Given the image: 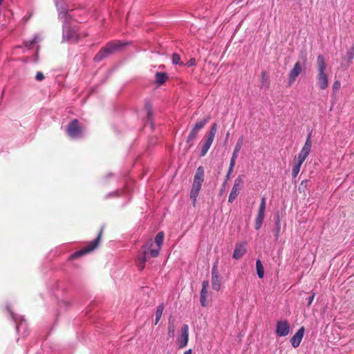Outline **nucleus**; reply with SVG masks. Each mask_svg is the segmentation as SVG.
<instances>
[{"label": "nucleus", "mask_w": 354, "mask_h": 354, "mask_svg": "<svg viewBox=\"0 0 354 354\" xmlns=\"http://www.w3.org/2000/svg\"><path fill=\"white\" fill-rule=\"evenodd\" d=\"M124 44L120 41L109 42L103 48H102L95 56L94 61L100 62L104 58L113 54L120 50Z\"/></svg>", "instance_id": "39448f33"}, {"label": "nucleus", "mask_w": 354, "mask_h": 354, "mask_svg": "<svg viewBox=\"0 0 354 354\" xmlns=\"http://www.w3.org/2000/svg\"><path fill=\"white\" fill-rule=\"evenodd\" d=\"M290 332V324L288 321H278L276 325V333L279 337H284Z\"/></svg>", "instance_id": "4468645a"}, {"label": "nucleus", "mask_w": 354, "mask_h": 354, "mask_svg": "<svg viewBox=\"0 0 354 354\" xmlns=\"http://www.w3.org/2000/svg\"><path fill=\"white\" fill-rule=\"evenodd\" d=\"M276 224H277V230H276L275 238H276V239H278L279 234V231H280L279 221H278Z\"/></svg>", "instance_id": "e433bc0d"}, {"label": "nucleus", "mask_w": 354, "mask_h": 354, "mask_svg": "<svg viewBox=\"0 0 354 354\" xmlns=\"http://www.w3.org/2000/svg\"><path fill=\"white\" fill-rule=\"evenodd\" d=\"M243 183V180L241 176H238L235 180L234 185L231 189L230 194L228 197V202L232 203L234 201L236 198L238 196L241 187H242Z\"/></svg>", "instance_id": "9b49d317"}, {"label": "nucleus", "mask_w": 354, "mask_h": 354, "mask_svg": "<svg viewBox=\"0 0 354 354\" xmlns=\"http://www.w3.org/2000/svg\"><path fill=\"white\" fill-rule=\"evenodd\" d=\"M216 131H217V125H216V124L214 123L212 125L210 130L207 134V138L205 141V143L202 147V149H201V151L200 153V156H201V157L205 156L206 155V153H207L208 150L209 149V148L214 141Z\"/></svg>", "instance_id": "1a4fd4ad"}, {"label": "nucleus", "mask_w": 354, "mask_h": 354, "mask_svg": "<svg viewBox=\"0 0 354 354\" xmlns=\"http://www.w3.org/2000/svg\"><path fill=\"white\" fill-rule=\"evenodd\" d=\"M118 196V191H115V192H110L109 194H108L105 196V198H109L111 196Z\"/></svg>", "instance_id": "4c0bfd02"}, {"label": "nucleus", "mask_w": 354, "mask_h": 354, "mask_svg": "<svg viewBox=\"0 0 354 354\" xmlns=\"http://www.w3.org/2000/svg\"><path fill=\"white\" fill-rule=\"evenodd\" d=\"M204 175L205 174L203 167L202 166L198 167L194 175L193 183L202 185V183L204 181Z\"/></svg>", "instance_id": "a211bd4d"}, {"label": "nucleus", "mask_w": 354, "mask_h": 354, "mask_svg": "<svg viewBox=\"0 0 354 354\" xmlns=\"http://www.w3.org/2000/svg\"><path fill=\"white\" fill-rule=\"evenodd\" d=\"M256 268L258 277L260 279H262L264 276V269L263 264L261 263V261L259 259L257 260L256 261Z\"/></svg>", "instance_id": "393cba45"}, {"label": "nucleus", "mask_w": 354, "mask_h": 354, "mask_svg": "<svg viewBox=\"0 0 354 354\" xmlns=\"http://www.w3.org/2000/svg\"><path fill=\"white\" fill-rule=\"evenodd\" d=\"M35 79L37 81H41L44 79V75L41 72H37L35 76Z\"/></svg>", "instance_id": "473e14b6"}, {"label": "nucleus", "mask_w": 354, "mask_h": 354, "mask_svg": "<svg viewBox=\"0 0 354 354\" xmlns=\"http://www.w3.org/2000/svg\"><path fill=\"white\" fill-rule=\"evenodd\" d=\"M303 70L304 67L299 62H297L288 74V86H291L295 82L297 77L301 74Z\"/></svg>", "instance_id": "f8f14e48"}, {"label": "nucleus", "mask_w": 354, "mask_h": 354, "mask_svg": "<svg viewBox=\"0 0 354 354\" xmlns=\"http://www.w3.org/2000/svg\"><path fill=\"white\" fill-rule=\"evenodd\" d=\"M201 185L193 183L191 192H190V198L193 200L194 205L196 201L197 196H198L199 192L201 189Z\"/></svg>", "instance_id": "6ab92c4d"}, {"label": "nucleus", "mask_w": 354, "mask_h": 354, "mask_svg": "<svg viewBox=\"0 0 354 354\" xmlns=\"http://www.w3.org/2000/svg\"><path fill=\"white\" fill-rule=\"evenodd\" d=\"M264 219L256 218L255 220V229L259 230L263 223Z\"/></svg>", "instance_id": "7c9ffc66"}, {"label": "nucleus", "mask_w": 354, "mask_h": 354, "mask_svg": "<svg viewBox=\"0 0 354 354\" xmlns=\"http://www.w3.org/2000/svg\"><path fill=\"white\" fill-rule=\"evenodd\" d=\"M317 67L318 74L317 76V83L321 90H325L328 86V79L325 71L326 64L323 55H319L317 59Z\"/></svg>", "instance_id": "20e7f679"}, {"label": "nucleus", "mask_w": 354, "mask_h": 354, "mask_svg": "<svg viewBox=\"0 0 354 354\" xmlns=\"http://www.w3.org/2000/svg\"><path fill=\"white\" fill-rule=\"evenodd\" d=\"M212 286L214 290H219L221 288V280L216 263H214L212 269Z\"/></svg>", "instance_id": "2eb2a0df"}, {"label": "nucleus", "mask_w": 354, "mask_h": 354, "mask_svg": "<svg viewBox=\"0 0 354 354\" xmlns=\"http://www.w3.org/2000/svg\"><path fill=\"white\" fill-rule=\"evenodd\" d=\"M206 298L207 297L204 296H200V302L202 306H206L207 302H206Z\"/></svg>", "instance_id": "c9c22d12"}, {"label": "nucleus", "mask_w": 354, "mask_h": 354, "mask_svg": "<svg viewBox=\"0 0 354 354\" xmlns=\"http://www.w3.org/2000/svg\"><path fill=\"white\" fill-rule=\"evenodd\" d=\"M171 62L175 65L183 66L184 64L180 61V57L178 53H174L171 56Z\"/></svg>", "instance_id": "a878e982"}, {"label": "nucleus", "mask_w": 354, "mask_h": 354, "mask_svg": "<svg viewBox=\"0 0 354 354\" xmlns=\"http://www.w3.org/2000/svg\"><path fill=\"white\" fill-rule=\"evenodd\" d=\"M346 56L349 61L352 60L354 58V44L350 48V49L347 51Z\"/></svg>", "instance_id": "c85d7f7f"}, {"label": "nucleus", "mask_w": 354, "mask_h": 354, "mask_svg": "<svg viewBox=\"0 0 354 354\" xmlns=\"http://www.w3.org/2000/svg\"><path fill=\"white\" fill-rule=\"evenodd\" d=\"M209 120V117L198 120L195 125L190 131L187 138V143L189 144V147L192 145V141L196 138L198 132L205 127Z\"/></svg>", "instance_id": "0eeeda50"}, {"label": "nucleus", "mask_w": 354, "mask_h": 354, "mask_svg": "<svg viewBox=\"0 0 354 354\" xmlns=\"http://www.w3.org/2000/svg\"><path fill=\"white\" fill-rule=\"evenodd\" d=\"M247 252V243H238L235 245L232 257L235 259H241Z\"/></svg>", "instance_id": "dca6fc26"}, {"label": "nucleus", "mask_w": 354, "mask_h": 354, "mask_svg": "<svg viewBox=\"0 0 354 354\" xmlns=\"http://www.w3.org/2000/svg\"><path fill=\"white\" fill-rule=\"evenodd\" d=\"M189 340V327L185 324L182 329L181 333L178 338V346L179 348H183L187 345Z\"/></svg>", "instance_id": "ddd939ff"}, {"label": "nucleus", "mask_w": 354, "mask_h": 354, "mask_svg": "<svg viewBox=\"0 0 354 354\" xmlns=\"http://www.w3.org/2000/svg\"><path fill=\"white\" fill-rule=\"evenodd\" d=\"M66 132L68 136L73 139L80 138L83 136V130L78 124L77 119H74L68 123Z\"/></svg>", "instance_id": "6e6552de"}, {"label": "nucleus", "mask_w": 354, "mask_h": 354, "mask_svg": "<svg viewBox=\"0 0 354 354\" xmlns=\"http://www.w3.org/2000/svg\"><path fill=\"white\" fill-rule=\"evenodd\" d=\"M3 0H0V5L2 3Z\"/></svg>", "instance_id": "79ce46f5"}, {"label": "nucleus", "mask_w": 354, "mask_h": 354, "mask_svg": "<svg viewBox=\"0 0 354 354\" xmlns=\"http://www.w3.org/2000/svg\"><path fill=\"white\" fill-rule=\"evenodd\" d=\"M175 326L173 324V322H171L170 320L169 322V326H168V335L170 337H174V335H175Z\"/></svg>", "instance_id": "cd10ccee"}, {"label": "nucleus", "mask_w": 354, "mask_h": 354, "mask_svg": "<svg viewBox=\"0 0 354 354\" xmlns=\"http://www.w3.org/2000/svg\"><path fill=\"white\" fill-rule=\"evenodd\" d=\"M55 5L59 13V17L64 19L63 22V41L77 42L78 41V35L75 28L69 26L68 20L72 17L68 13L67 6L64 1L59 2L58 0H55Z\"/></svg>", "instance_id": "f03ea898"}, {"label": "nucleus", "mask_w": 354, "mask_h": 354, "mask_svg": "<svg viewBox=\"0 0 354 354\" xmlns=\"http://www.w3.org/2000/svg\"><path fill=\"white\" fill-rule=\"evenodd\" d=\"M163 240L164 232H160L156 236L154 241L150 239L142 245V250L136 258V265L140 270H142L145 268L149 254L153 258L159 255Z\"/></svg>", "instance_id": "f257e3e1"}, {"label": "nucleus", "mask_w": 354, "mask_h": 354, "mask_svg": "<svg viewBox=\"0 0 354 354\" xmlns=\"http://www.w3.org/2000/svg\"><path fill=\"white\" fill-rule=\"evenodd\" d=\"M41 40V38L40 37V36L39 35L36 34L34 35V37L31 39H30L28 41H24V45L25 46V47L26 48L29 49V48H32V46L35 44L39 42Z\"/></svg>", "instance_id": "5701e85b"}, {"label": "nucleus", "mask_w": 354, "mask_h": 354, "mask_svg": "<svg viewBox=\"0 0 354 354\" xmlns=\"http://www.w3.org/2000/svg\"><path fill=\"white\" fill-rule=\"evenodd\" d=\"M261 77H262L263 83H264V82L267 81L266 73L265 71L261 72Z\"/></svg>", "instance_id": "58836bf2"}, {"label": "nucleus", "mask_w": 354, "mask_h": 354, "mask_svg": "<svg viewBox=\"0 0 354 354\" xmlns=\"http://www.w3.org/2000/svg\"><path fill=\"white\" fill-rule=\"evenodd\" d=\"M145 109L147 110V115H148V119L151 120V116L152 115V109H151V105L150 104H146L145 105Z\"/></svg>", "instance_id": "2f4dec72"}, {"label": "nucleus", "mask_w": 354, "mask_h": 354, "mask_svg": "<svg viewBox=\"0 0 354 354\" xmlns=\"http://www.w3.org/2000/svg\"><path fill=\"white\" fill-rule=\"evenodd\" d=\"M234 165H235V163H234V162L232 163V162H230V167H229V169H228V171H227V174L226 178H225V183L227 182V180H229V178L230 177V175H231V174L233 171Z\"/></svg>", "instance_id": "c756f323"}, {"label": "nucleus", "mask_w": 354, "mask_h": 354, "mask_svg": "<svg viewBox=\"0 0 354 354\" xmlns=\"http://www.w3.org/2000/svg\"><path fill=\"white\" fill-rule=\"evenodd\" d=\"M266 211V198L262 197L261 200L260 206L259 208L257 218L264 219Z\"/></svg>", "instance_id": "4be33fe9"}, {"label": "nucleus", "mask_w": 354, "mask_h": 354, "mask_svg": "<svg viewBox=\"0 0 354 354\" xmlns=\"http://www.w3.org/2000/svg\"><path fill=\"white\" fill-rule=\"evenodd\" d=\"M315 293L313 292V295L311 296H310L308 299H307V306H310L312 304V302L313 301V299H314V297H315Z\"/></svg>", "instance_id": "72a5a7b5"}, {"label": "nucleus", "mask_w": 354, "mask_h": 354, "mask_svg": "<svg viewBox=\"0 0 354 354\" xmlns=\"http://www.w3.org/2000/svg\"><path fill=\"white\" fill-rule=\"evenodd\" d=\"M102 232V229H101L99 234L94 240L91 241L89 243V244L88 245H86V247H84V248H82L80 250L75 252L73 254H71V259H77L78 257L85 255V254L92 252L93 250H94L99 245V243H100V241L101 239Z\"/></svg>", "instance_id": "423d86ee"}, {"label": "nucleus", "mask_w": 354, "mask_h": 354, "mask_svg": "<svg viewBox=\"0 0 354 354\" xmlns=\"http://www.w3.org/2000/svg\"><path fill=\"white\" fill-rule=\"evenodd\" d=\"M168 79V75L166 73L157 72L155 75V82L158 85L164 84Z\"/></svg>", "instance_id": "412c9836"}, {"label": "nucleus", "mask_w": 354, "mask_h": 354, "mask_svg": "<svg viewBox=\"0 0 354 354\" xmlns=\"http://www.w3.org/2000/svg\"><path fill=\"white\" fill-rule=\"evenodd\" d=\"M312 147V141H311V133H309L306 138V140L303 146L301 151L298 154L297 156L295 157V160L297 161L296 163L292 167V177L295 178L298 174L300 171L301 167L306 159L308 156L309 155Z\"/></svg>", "instance_id": "7ed1b4c3"}, {"label": "nucleus", "mask_w": 354, "mask_h": 354, "mask_svg": "<svg viewBox=\"0 0 354 354\" xmlns=\"http://www.w3.org/2000/svg\"><path fill=\"white\" fill-rule=\"evenodd\" d=\"M196 64V60L194 58H191L187 63H186V66H187L188 67H190V66H194Z\"/></svg>", "instance_id": "f704fd0d"}, {"label": "nucleus", "mask_w": 354, "mask_h": 354, "mask_svg": "<svg viewBox=\"0 0 354 354\" xmlns=\"http://www.w3.org/2000/svg\"><path fill=\"white\" fill-rule=\"evenodd\" d=\"M6 308L9 311L12 319L16 323V329L17 333H21L22 335L25 336L26 333L27 326L24 317L22 316L15 314L8 306H7Z\"/></svg>", "instance_id": "9d476101"}, {"label": "nucleus", "mask_w": 354, "mask_h": 354, "mask_svg": "<svg viewBox=\"0 0 354 354\" xmlns=\"http://www.w3.org/2000/svg\"><path fill=\"white\" fill-rule=\"evenodd\" d=\"M242 144H243V140H242V138H240L237 141V142H236V145L234 147V151H233V153H232V158H231V160H230L231 162L236 163V158L238 157L239 152V151L241 149Z\"/></svg>", "instance_id": "aec40b11"}, {"label": "nucleus", "mask_w": 354, "mask_h": 354, "mask_svg": "<svg viewBox=\"0 0 354 354\" xmlns=\"http://www.w3.org/2000/svg\"><path fill=\"white\" fill-rule=\"evenodd\" d=\"M209 286V281H203L202 283V289L201 291V295L200 296H204L207 297V288Z\"/></svg>", "instance_id": "bb28decb"}, {"label": "nucleus", "mask_w": 354, "mask_h": 354, "mask_svg": "<svg viewBox=\"0 0 354 354\" xmlns=\"http://www.w3.org/2000/svg\"><path fill=\"white\" fill-rule=\"evenodd\" d=\"M340 84L339 82L336 81L335 83H334V88H338Z\"/></svg>", "instance_id": "ea45409f"}, {"label": "nucleus", "mask_w": 354, "mask_h": 354, "mask_svg": "<svg viewBox=\"0 0 354 354\" xmlns=\"http://www.w3.org/2000/svg\"><path fill=\"white\" fill-rule=\"evenodd\" d=\"M304 327H301L291 337L290 341L292 347L297 348L299 346L304 335Z\"/></svg>", "instance_id": "f3484780"}, {"label": "nucleus", "mask_w": 354, "mask_h": 354, "mask_svg": "<svg viewBox=\"0 0 354 354\" xmlns=\"http://www.w3.org/2000/svg\"><path fill=\"white\" fill-rule=\"evenodd\" d=\"M192 351L191 348L187 350L183 354H192Z\"/></svg>", "instance_id": "a19ab883"}, {"label": "nucleus", "mask_w": 354, "mask_h": 354, "mask_svg": "<svg viewBox=\"0 0 354 354\" xmlns=\"http://www.w3.org/2000/svg\"><path fill=\"white\" fill-rule=\"evenodd\" d=\"M164 308H165V306H164L163 304H160L157 306L156 311V322H155V324H157L158 323V322L160 321V318L162 317Z\"/></svg>", "instance_id": "b1692460"}]
</instances>
